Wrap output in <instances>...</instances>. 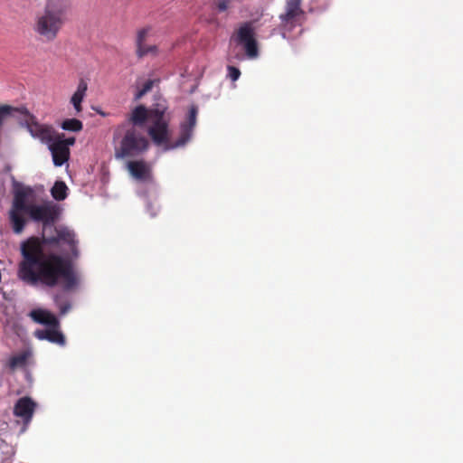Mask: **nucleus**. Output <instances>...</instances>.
Returning a JSON list of instances; mask_svg holds the SVG:
<instances>
[{"label": "nucleus", "instance_id": "1", "mask_svg": "<svg viewBox=\"0 0 463 463\" xmlns=\"http://www.w3.org/2000/svg\"><path fill=\"white\" fill-rule=\"evenodd\" d=\"M55 236H33L21 243L22 260L18 264L17 277L29 286L61 287L64 291H71L80 281L71 260L57 253L45 252L44 246L63 242L77 256L75 234L67 228H55Z\"/></svg>", "mask_w": 463, "mask_h": 463}, {"label": "nucleus", "instance_id": "2", "mask_svg": "<svg viewBox=\"0 0 463 463\" xmlns=\"http://www.w3.org/2000/svg\"><path fill=\"white\" fill-rule=\"evenodd\" d=\"M33 193L31 187H20L14 191L9 217L13 231L17 234L24 231L27 222L24 214H28L33 221L42 222L44 226L53 224L59 218L60 209L52 202L43 204L27 203Z\"/></svg>", "mask_w": 463, "mask_h": 463}, {"label": "nucleus", "instance_id": "3", "mask_svg": "<svg viewBox=\"0 0 463 463\" xmlns=\"http://www.w3.org/2000/svg\"><path fill=\"white\" fill-rule=\"evenodd\" d=\"M150 120L151 126L147 133L156 146L168 143L170 137V114L167 112L165 101L157 102L150 109L144 105L135 107L127 116V120L121 124H129L134 128L144 127Z\"/></svg>", "mask_w": 463, "mask_h": 463}, {"label": "nucleus", "instance_id": "4", "mask_svg": "<svg viewBox=\"0 0 463 463\" xmlns=\"http://www.w3.org/2000/svg\"><path fill=\"white\" fill-rule=\"evenodd\" d=\"M72 0H46L35 14L33 30L40 40L52 43L57 39L68 20Z\"/></svg>", "mask_w": 463, "mask_h": 463}, {"label": "nucleus", "instance_id": "5", "mask_svg": "<svg viewBox=\"0 0 463 463\" xmlns=\"http://www.w3.org/2000/svg\"><path fill=\"white\" fill-rule=\"evenodd\" d=\"M114 156L116 159L137 157L149 146L147 138L134 126L119 124L113 132Z\"/></svg>", "mask_w": 463, "mask_h": 463}, {"label": "nucleus", "instance_id": "6", "mask_svg": "<svg viewBox=\"0 0 463 463\" xmlns=\"http://www.w3.org/2000/svg\"><path fill=\"white\" fill-rule=\"evenodd\" d=\"M234 41L243 46L246 55L252 59L259 55L258 43L250 22L242 24L233 36Z\"/></svg>", "mask_w": 463, "mask_h": 463}, {"label": "nucleus", "instance_id": "7", "mask_svg": "<svg viewBox=\"0 0 463 463\" xmlns=\"http://www.w3.org/2000/svg\"><path fill=\"white\" fill-rule=\"evenodd\" d=\"M197 113H198L197 107L192 106L189 109V113L187 116L186 121L184 123L181 124L180 137L175 142H171L169 140L168 143L164 144L165 150L175 149V148L183 146L189 141V139L192 137L194 128L196 124Z\"/></svg>", "mask_w": 463, "mask_h": 463}, {"label": "nucleus", "instance_id": "8", "mask_svg": "<svg viewBox=\"0 0 463 463\" xmlns=\"http://www.w3.org/2000/svg\"><path fill=\"white\" fill-rule=\"evenodd\" d=\"M26 127L33 137L39 138L43 143L49 144L55 137L56 132L52 127L40 124L33 116L26 120Z\"/></svg>", "mask_w": 463, "mask_h": 463}, {"label": "nucleus", "instance_id": "9", "mask_svg": "<svg viewBox=\"0 0 463 463\" xmlns=\"http://www.w3.org/2000/svg\"><path fill=\"white\" fill-rule=\"evenodd\" d=\"M301 3L302 0H286V11L279 15L282 24L295 26L300 22L304 16Z\"/></svg>", "mask_w": 463, "mask_h": 463}, {"label": "nucleus", "instance_id": "10", "mask_svg": "<svg viewBox=\"0 0 463 463\" xmlns=\"http://www.w3.org/2000/svg\"><path fill=\"white\" fill-rule=\"evenodd\" d=\"M36 407V402L31 397H22L14 404V415L21 418L24 424H28L33 419Z\"/></svg>", "mask_w": 463, "mask_h": 463}, {"label": "nucleus", "instance_id": "11", "mask_svg": "<svg viewBox=\"0 0 463 463\" xmlns=\"http://www.w3.org/2000/svg\"><path fill=\"white\" fill-rule=\"evenodd\" d=\"M31 356L32 352L30 350H24L18 354L11 355L3 363V369L8 373H14L17 369L25 368Z\"/></svg>", "mask_w": 463, "mask_h": 463}, {"label": "nucleus", "instance_id": "12", "mask_svg": "<svg viewBox=\"0 0 463 463\" xmlns=\"http://www.w3.org/2000/svg\"><path fill=\"white\" fill-rule=\"evenodd\" d=\"M49 149L52 153L54 165L61 166L69 160L70 148L67 147L65 144L58 142L55 137L53 141L49 143Z\"/></svg>", "mask_w": 463, "mask_h": 463}, {"label": "nucleus", "instance_id": "13", "mask_svg": "<svg viewBox=\"0 0 463 463\" xmlns=\"http://www.w3.org/2000/svg\"><path fill=\"white\" fill-rule=\"evenodd\" d=\"M128 169L131 175L137 180L145 181L150 178V167L143 160L128 161Z\"/></svg>", "mask_w": 463, "mask_h": 463}, {"label": "nucleus", "instance_id": "14", "mask_svg": "<svg viewBox=\"0 0 463 463\" xmlns=\"http://www.w3.org/2000/svg\"><path fill=\"white\" fill-rule=\"evenodd\" d=\"M34 335L40 340H48L49 342L57 344L61 346H63L66 342L62 333L54 328L36 330L34 332Z\"/></svg>", "mask_w": 463, "mask_h": 463}, {"label": "nucleus", "instance_id": "15", "mask_svg": "<svg viewBox=\"0 0 463 463\" xmlns=\"http://www.w3.org/2000/svg\"><path fill=\"white\" fill-rule=\"evenodd\" d=\"M30 317L34 322L38 324L54 327L58 326V320L56 317L44 309H33L30 312Z\"/></svg>", "mask_w": 463, "mask_h": 463}, {"label": "nucleus", "instance_id": "16", "mask_svg": "<svg viewBox=\"0 0 463 463\" xmlns=\"http://www.w3.org/2000/svg\"><path fill=\"white\" fill-rule=\"evenodd\" d=\"M88 90V83L86 80L81 79L78 84L76 91L71 98V103L72 104L76 114H80L82 112L81 103L86 96Z\"/></svg>", "mask_w": 463, "mask_h": 463}, {"label": "nucleus", "instance_id": "17", "mask_svg": "<svg viewBox=\"0 0 463 463\" xmlns=\"http://www.w3.org/2000/svg\"><path fill=\"white\" fill-rule=\"evenodd\" d=\"M52 196L57 201L64 200L68 195V187L63 181H56L51 189Z\"/></svg>", "mask_w": 463, "mask_h": 463}, {"label": "nucleus", "instance_id": "18", "mask_svg": "<svg viewBox=\"0 0 463 463\" xmlns=\"http://www.w3.org/2000/svg\"><path fill=\"white\" fill-rule=\"evenodd\" d=\"M61 128L68 131L79 132L83 128V124L77 118H68L61 123Z\"/></svg>", "mask_w": 463, "mask_h": 463}, {"label": "nucleus", "instance_id": "19", "mask_svg": "<svg viewBox=\"0 0 463 463\" xmlns=\"http://www.w3.org/2000/svg\"><path fill=\"white\" fill-rule=\"evenodd\" d=\"M53 300L59 307L61 315H65L71 309V303L64 299L61 294L54 295Z\"/></svg>", "mask_w": 463, "mask_h": 463}, {"label": "nucleus", "instance_id": "20", "mask_svg": "<svg viewBox=\"0 0 463 463\" xmlns=\"http://www.w3.org/2000/svg\"><path fill=\"white\" fill-rule=\"evenodd\" d=\"M136 53L138 58H143L148 54L156 55L157 47L156 45L142 44L137 48Z\"/></svg>", "mask_w": 463, "mask_h": 463}, {"label": "nucleus", "instance_id": "21", "mask_svg": "<svg viewBox=\"0 0 463 463\" xmlns=\"http://www.w3.org/2000/svg\"><path fill=\"white\" fill-rule=\"evenodd\" d=\"M149 30H150L149 28H143L137 32V40H136V47L137 48L142 44H145V41L148 35Z\"/></svg>", "mask_w": 463, "mask_h": 463}, {"label": "nucleus", "instance_id": "22", "mask_svg": "<svg viewBox=\"0 0 463 463\" xmlns=\"http://www.w3.org/2000/svg\"><path fill=\"white\" fill-rule=\"evenodd\" d=\"M228 76L233 81L237 80L241 76V71L234 66H228Z\"/></svg>", "mask_w": 463, "mask_h": 463}, {"label": "nucleus", "instance_id": "23", "mask_svg": "<svg viewBox=\"0 0 463 463\" xmlns=\"http://www.w3.org/2000/svg\"><path fill=\"white\" fill-rule=\"evenodd\" d=\"M61 137H63V135H59V134H55V139L61 143V144H65L67 147H69L70 146H73L75 144V137H68L66 139H61Z\"/></svg>", "mask_w": 463, "mask_h": 463}, {"label": "nucleus", "instance_id": "24", "mask_svg": "<svg viewBox=\"0 0 463 463\" xmlns=\"http://www.w3.org/2000/svg\"><path fill=\"white\" fill-rule=\"evenodd\" d=\"M154 82H155V81H154L153 80H146V81L143 84V86H142L141 90H142L146 94L148 91H150V90H152V88H153V86H154Z\"/></svg>", "mask_w": 463, "mask_h": 463}, {"label": "nucleus", "instance_id": "25", "mask_svg": "<svg viewBox=\"0 0 463 463\" xmlns=\"http://www.w3.org/2000/svg\"><path fill=\"white\" fill-rule=\"evenodd\" d=\"M146 93L140 89L135 95V99L138 100L140 99Z\"/></svg>", "mask_w": 463, "mask_h": 463}, {"label": "nucleus", "instance_id": "26", "mask_svg": "<svg viewBox=\"0 0 463 463\" xmlns=\"http://www.w3.org/2000/svg\"><path fill=\"white\" fill-rule=\"evenodd\" d=\"M98 113H99L100 116H102V117H105V116H106L105 112H103V111H101V110H98Z\"/></svg>", "mask_w": 463, "mask_h": 463}]
</instances>
